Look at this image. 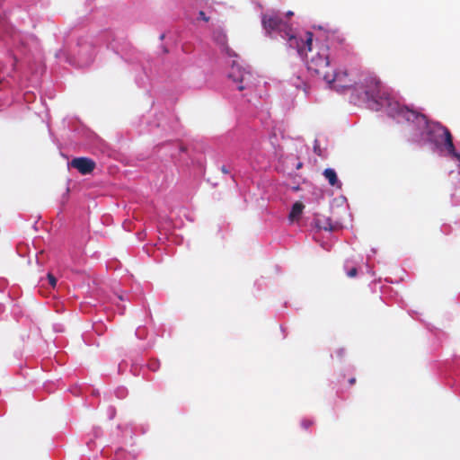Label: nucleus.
Returning a JSON list of instances; mask_svg holds the SVG:
<instances>
[{
  "label": "nucleus",
  "mask_w": 460,
  "mask_h": 460,
  "mask_svg": "<svg viewBox=\"0 0 460 460\" xmlns=\"http://www.w3.org/2000/svg\"><path fill=\"white\" fill-rule=\"evenodd\" d=\"M395 105L397 106L398 117L416 124L420 129L423 130V134L426 135L428 141L435 145L443 144L452 156L460 159V155L456 151L453 143V137L447 127L439 122L429 121L424 114L411 110L406 106H401L399 103H395Z\"/></svg>",
  "instance_id": "1"
},
{
  "label": "nucleus",
  "mask_w": 460,
  "mask_h": 460,
  "mask_svg": "<svg viewBox=\"0 0 460 460\" xmlns=\"http://www.w3.org/2000/svg\"><path fill=\"white\" fill-rule=\"evenodd\" d=\"M305 44L310 51L306 61L307 69L323 79L331 71L329 46L322 43L313 48V33L309 31L306 32Z\"/></svg>",
  "instance_id": "2"
},
{
  "label": "nucleus",
  "mask_w": 460,
  "mask_h": 460,
  "mask_svg": "<svg viewBox=\"0 0 460 460\" xmlns=\"http://www.w3.org/2000/svg\"><path fill=\"white\" fill-rule=\"evenodd\" d=\"M361 87L364 89L365 96L367 101H373L377 104L383 105L379 102V100H385L388 102L389 106L392 107L393 110L395 111V114L397 116V106L394 102H391L388 100V94L382 90V83L380 80L372 75H367L365 76L363 82L361 83Z\"/></svg>",
  "instance_id": "3"
},
{
  "label": "nucleus",
  "mask_w": 460,
  "mask_h": 460,
  "mask_svg": "<svg viewBox=\"0 0 460 460\" xmlns=\"http://www.w3.org/2000/svg\"><path fill=\"white\" fill-rule=\"evenodd\" d=\"M261 23L267 34L272 36L274 33L282 35L290 33L291 25L283 21L274 12L264 13L261 16Z\"/></svg>",
  "instance_id": "4"
},
{
  "label": "nucleus",
  "mask_w": 460,
  "mask_h": 460,
  "mask_svg": "<svg viewBox=\"0 0 460 460\" xmlns=\"http://www.w3.org/2000/svg\"><path fill=\"white\" fill-rule=\"evenodd\" d=\"M228 77L236 84L238 91L252 89L255 86L252 74L234 63L231 66Z\"/></svg>",
  "instance_id": "5"
},
{
  "label": "nucleus",
  "mask_w": 460,
  "mask_h": 460,
  "mask_svg": "<svg viewBox=\"0 0 460 460\" xmlns=\"http://www.w3.org/2000/svg\"><path fill=\"white\" fill-rule=\"evenodd\" d=\"M323 80L329 84L331 88L336 90L337 92L343 91L357 84V83L349 76L346 70H332L324 75Z\"/></svg>",
  "instance_id": "6"
},
{
  "label": "nucleus",
  "mask_w": 460,
  "mask_h": 460,
  "mask_svg": "<svg viewBox=\"0 0 460 460\" xmlns=\"http://www.w3.org/2000/svg\"><path fill=\"white\" fill-rule=\"evenodd\" d=\"M78 47L79 49L77 56L81 66H89L92 64L95 57L94 46L93 42L87 40H81L79 41Z\"/></svg>",
  "instance_id": "7"
},
{
  "label": "nucleus",
  "mask_w": 460,
  "mask_h": 460,
  "mask_svg": "<svg viewBox=\"0 0 460 460\" xmlns=\"http://www.w3.org/2000/svg\"><path fill=\"white\" fill-rule=\"evenodd\" d=\"M70 165L71 167L78 170L80 173L84 175L91 173L95 168V163L87 157L74 158L70 162Z\"/></svg>",
  "instance_id": "8"
},
{
  "label": "nucleus",
  "mask_w": 460,
  "mask_h": 460,
  "mask_svg": "<svg viewBox=\"0 0 460 460\" xmlns=\"http://www.w3.org/2000/svg\"><path fill=\"white\" fill-rule=\"evenodd\" d=\"M283 39H288V45L290 48L296 49L299 55H303L305 50H307V46L305 44L306 41V33L305 34V39L297 38L294 32L292 27L290 28V33L282 35Z\"/></svg>",
  "instance_id": "9"
},
{
  "label": "nucleus",
  "mask_w": 460,
  "mask_h": 460,
  "mask_svg": "<svg viewBox=\"0 0 460 460\" xmlns=\"http://www.w3.org/2000/svg\"><path fill=\"white\" fill-rule=\"evenodd\" d=\"M323 175L328 181L329 184L332 187L341 188V182L339 181L336 172L332 168H327L323 171Z\"/></svg>",
  "instance_id": "10"
},
{
  "label": "nucleus",
  "mask_w": 460,
  "mask_h": 460,
  "mask_svg": "<svg viewBox=\"0 0 460 460\" xmlns=\"http://www.w3.org/2000/svg\"><path fill=\"white\" fill-rule=\"evenodd\" d=\"M315 226L319 228V229H323V230H325V231H332L333 230V226L332 224V221L329 217H317L315 219Z\"/></svg>",
  "instance_id": "11"
},
{
  "label": "nucleus",
  "mask_w": 460,
  "mask_h": 460,
  "mask_svg": "<svg viewBox=\"0 0 460 460\" xmlns=\"http://www.w3.org/2000/svg\"><path fill=\"white\" fill-rule=\"evenodd\" d=\"M304 208H305V206L303 205V203L296 202L292 206V209L289 214V219L296 220V219L299 218V217L301 216V214L303 212Z\"/></svg>",
  "instance_id": "12"
},
{
  "label": "nucleus",
  "mask_w": 460,
  "mask_h": 460,
  "mask_svg": "<svg viewBox=\"0 0 460 460\" xmlns=\"http://www.w3.org/2000/svg\"><path fill=\"white\" fill-rule=\"evenodd\" d=\"M339 42L341 46V56L349 57L351 55V49L350 47L345 43V39H341Z\"/></svg>",
  "instance_id": "13"
},
{
  "label": "nucleus",
  "mask_w": 460,
  "mask_h": 460,
  "mask_svg": "<svg viewBox=\"0 0 460 460\" xmlns=\"http://www.w3.org/2000/svg\"><path fill=\"white\" fill-rule=\"evenodd\" d=\"M314 424V421L311 420H303L301 421V426L305 429H308L312 425Z\"/></svg>",
  "instance_id": "14"
},
{
  "label": "nucleus",
  "mask_w": 460,
  "mask_h": 460,
  "mask_svg": "<svg viewBox=\"0 0 460 460\" xmlns=\"http://www.w3.org/2000/svg\"><path fill=\"white\" fill-rule=\"evenodd\" d=\"M48 279H49V285L52 287V288H55L56 285H57V279L55 278L54 275H52L51 273H49L48 274Z\"/></svg>",
  "instance_id": "15"
},
{
  "label": "nucleus",
  "mask_w": 460,
  "mask_h": 460,
  "mask_svg": "<svg viewBox=\"0 0 460 460\" xmlns=\"http://www.w3.org/2000/svg\"><path fill=\"white\" fill-rule=\"evenodd\" d=\"M357 274H358V270L356 267H352L351 269L348 270V271H347V275L349 278H354L357 276Z\"/></svg>",
  "instance_id": "16"
},
{
  "label": "nucleus",
  "mask_w": 460,
  "mask_h": 460,
  "mask_svg": "<svg viewBox=\"0 0 460 460\" xmlns=\"http://www.w3.org/2000/svg\"><path fill=\"white\" fill-rule=\"evenodd\" d=\"M199 17L205 22H208V17L206 16V13L203 11L199 13Z\"/></svg>",
  "instance_id": "17"
},
{
  "label": "nucleus",
  "mask_w": 460,
  "mask_h": 460,
  "mask_svg": "<svg viewBox=\"0 0 460 460\" xmlns=\"http://www.w3.org/2000/svg\"><path fill=\"white\" fill-rule=\"evenodd\" d=\"M337 357L342 358L345 354V351L343 349H339L336 350Z\"/></svg>",
  "instance_id": "18"
},
{
  "label": "nucleus",
  "mask_w": 460,
  "mask_h": 460,
  "mask_svg": "<svg viewBox=\"0 0 460 460\" xmlns=\"http://www.w3.org/2000/svg\"><path fill=\"white\" fill-rule=\"evenodd\" d=\"M221 172L225 174H227L229 172L228 169L225 165L221 167Z\"/></svg>",
  "instance_id": "19"
},
{
  "label": "nucleus",
  "mask_w": 460,
  "mask_h": 460,
  "mask_svg": "<svg viewBox=\"0 0 460 460\" xmlns=\"http://www.w3.org/2000/svg\"><path fill=\"white\" fill-rule=\"evenodd\" d=\"M355 383H356V378H355V377H351V378H349V385H354Z\"/></svg>",
  "instance_id": "20"
},
{
  "label": "nucleus",
  "mask_w": 460,
  "mask_h": 460,
  "mask_svg": "<svg viewBox=\"0 0 460 460\" xmlns=\"http://www.w3.org/2000/svg\"><path fill=\"white\" fill-rule=\"evenodd\" d=\"M302 166H303V164L301 162H298L296 167L298 170V169L302 168Z\"/></svg>",
  "instance_id": "21"
},
{
  "label": "nucleus",
  "mask_w": 460,
  "mask_h": 460,
  "mask_svg": "<svg viewBox=\"0 0 460 460\" xmlns=\"http://www.w3.org/2000/svg\"><path fill=\"white\" fill-rule=\"evenodd\" d=\"M287 15H288V16H291V15H293V12H291V11L288 12V13H287Z\"/></svg>",
  "instance_id": "22"
},
{
  "label": "nucleus",
  "mask_w": 460,
  "mask_h": 460,
  "mask_svg": "<svg viewBox=\"0 0 460 460\" xmlns=\"http://www.w3.org/2000/svg\"><path fill=\"white\" fill-rule=\"evenodd\" d=\"M318 150V147L317 146H314V152L316 153Z\"/></svg>",
  "instance_id": "23"
},
{
  "label": "nucleus",
  "mask_w": 460,
  "mask_h": 460,
  "mask_svg": "<svg viewBox=\"0 0 460 460\" xmlns=\"http://www.w3.org/2000/svg\"><path fill=\"white\" fill-rule=\"evenodd\" d=\"M460 161V159H458Z\"/></svg>",
  "instance_id": "24"
}]
</instances>
